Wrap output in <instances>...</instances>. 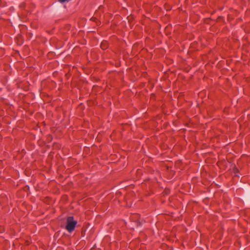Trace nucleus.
<instances>
[{"mask_svg":"<svg viewBox=\"0 0 250 250\" xmlns=\"http://www.w3.org/2000/svg\"><path fill=\"white\" fill-rule=\"evenodd\" d=\"M77 224V221L74 220L73 217H67L66 220V226L65 229L69 232L73 231Z\"/></svg>","mask_w":250,"mask_h":250,"instance_id":"nucleus-1","label":"nucleus"}]
</instances>
